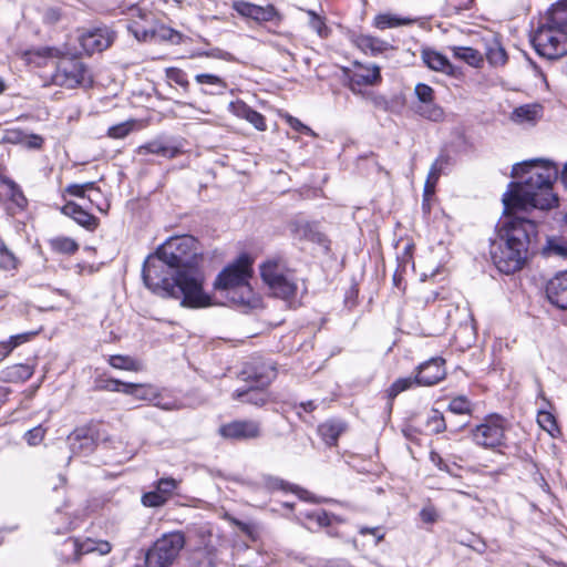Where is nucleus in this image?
Instances as JSON below:
<instances>
[{"label": "nucleus", "mask_w": 567, "mask_h": 567, "mask_svg": "<svg viewBox=\"0 0 567 567\" xmlns=\"http://www.w3.org/2000/svg\"><path fill=\"white\" fill-rule=\"evenodd\" d=\"M151 388H147L143 384L128 383L124 385L123 393L135 396L140 400H146Z\"/></svg>", "instance_id": "864d4df0"}, {"label": "nucleus", "mask_w": 567, "mask_h": 567, "mask_svg": "<svg viewBox=\"0 0 567 567\" xmlns=\"http://www.w3.org/2000/svg\"><path fill=\"white\" fill-rule=\"evenodd\" d=\"M114 32L109 27H96L83 32L80 44L85 53H100L107 49L114 41Z\"/></svg>", "instance_id": "9b49d317"}, {"label": "nucleus", "mask_w": 567, "mask_h": 567, "mask_svg": "<svg viewBox=\"0 0 567 567\" xmlns=\"http://www.w3.org/2000/svg\"><path fill=\"white\" fill-rule=\"evenodd\" d=\"M196 246L197 240L193 236L172 237L159 246L156 252L176 270H186L198 268Z\"/></svg>", "instance_id": "423d86ee"}, {"label": "nucleus", "mask_w": 567, "mask_h": 567, "mask_svg": "<svg viewBox=\"0 0 567 567\" xmlns=\"http://www.w3.org/2000/svg\"><path fill=\"white\" fill-rule=\"evenodd\" d=\"M65 190L71 196L87 199L92 205H96V208L100 212H104V209L96 203L102 194L100 188L95 186L94 182L72 184L69 185Z\"/></svg>", "instance_id": "b1692460"}, {"label": "nucleus", "mask_w": 567, "mask_h": 567, "mask_svg": "<svg viewBox=\"0 0 567 567\" xmlns=\"http://www.w3.org/2000/svg\"><path fill=\"white\" fill-rule=\"evenodd\" d=\"M544 107L539 103L524 104L515 107L509 120L523 127H534L543 117Z\"/></svg>", "instance_id": "f3484780"}, {"label": "nucleus", "mask_w": 567, "mask_h": 567, "mask_svg": "<svg viewBox=\"0 0 567 567\" xmlns=\"http://www.w3.org/2000/svg\"><path fill=\"white\" fill-rule=\"evenodd\" d=\"M178 483L176 480L172 477L161 478L156 482V489L168 499V497L174 493Z\"/></svg>", "instance_id": "603ef678"}, {"label": "nucleus", "mask_w": 567, "mask_h": 567, "mask_svg": "<svg viewBox=\"0 0 567 567\" xmlns=\"http://www.w3.org/2000/svg\"><path fill=\"white\" fill-rule=\"evenodd\" d=\"M34 332H24L11 336L8 340L0 342V360L8 357L18 346L28 342Z\"/></svg>", "instance_id": "4c0bfd02"}, {"label": "nucleus", "mask_w": 567, "mask_h": 567, "mask_svg": "<svg viewBox=\"0 0 567 567\" xmlns=\"http://www.w3.org/2000/svg\"><path fill=\"white\" fill-rule=\"evenodd\" d=\"M548 301L563 310H567V270L558 272L546 285Z\"/></svg>", "instance_id": "dca6fc26"}, {"label": "nucleus", "mask_w": 567, "mask_h": 567, "mask_svg": "<svg viewBox=\"0 0 567 567\" xmlns=\"http://www.w3.org/2000/svg\"><path fill=\"white\" fill-rule=\"evenodd\" d=\"M133 32L135 38L140 41H167L173 44H178L182 40V34L178 31L164 24L156 25L152 29H142L136 27Z\"/></svg>", "instance_id": "2eb2a0df"}, {"label": "nucleus", "mask_w": 567, "mask_h": 567, "mask_svg": "<svg viewBox=\"0 0 567 567\" xmlns=\"http://www.w3.org/2000/svg\"><path fill=\"white\" fill-rule=\"evenodd\" d=\"M0 184L4 187L6 195L16 209L22 210L27 206V198L24 197L20 186L8 177H1Z\"/></svg>", "instance_id": "7c9ffc66"}, {"label": "nucleus", "mask_w": 567, "mask_h": 567, "mask_svg": "<svg viewBox=\"0 0 567 567\" xmlns=\"http://www.w3.org/2000/svg\"><path fill=\"white\" fill-rule=\"evenodd\" d=\"M511 182L503 194V219L498 225L497 239L492 241L491 257L496 268L506 275L520 270L527 258L537 226L532 212L548 210L558 203L553 190L559 168L547 159H532L513 166Z\"/></svg>", "instance_id": "f257e3e1"}, {"label": "nucleus", "mask_w": 567, "mask_h": 567, "mask_svg": "<svg viewBox=\"0 0 567 567\" xmlns=\"http://www.w3.org/2000/svg\"><path fill=\"white\" fill-rule=\"evenodd\" d=\"M352 42L363 53L371 54L373 56L392 49V45L388 41L370 34H354L352 37Z\"/></svg>", "instance_id": "412c9836"}, {"label": "nucleus", "mask_w": 567, "mask_h": 567, "mask_svg": "<svg viewBox=\"0 0 567 567\" xmlns=\"http://www.w3.org/2000/svg\"><path fill=\"white\" fill-rule=\"evenodd\" d=\"M185 545L182 532L164 534L145 555L146 567H168L178 556Z\"/></svg>", "instance_id": "0eeeda50"}, {"label": "nucleus", "mask_w": 567, "mask_h": 567, "mask_svg": "<svg viewBox=\"0 0 567 567\" xmlns=\"http://www.w3.org/2000/svg\"><path fill=\"white\" fill-rule=\"evenodd\" d=\"M414 22L411 18H401L392 13H380L374 17L373 25L377 29L385 30L391 28H398L401 25H410Z\"/></svg>", "instance_id": "72a5a7b5"}, {"label": "nucleus", "mask_w": 567, "mask_h": 567, "mask_svg": "<svg viewBox=\"0 0 567 567\" xmlns=\"http://www.w3.org/2000/svg\"><path fill=\"white\" fill-rule=\"evenodd\" d=\"M252 260L248 254H241L233 264L225 267L217 276L214 287L226 291L227 298L235 305L249 306L254 292L249 285L252 276Z\"/></svg>", "instance_id": "7ed1b4c3"}, {"label": "nucleus", "mask_w": 567, "mask_h": 567, "mask_svg": "<svg viewBox=\"0 0 567 567\" xmlns=\"http://www.w3.org/2000/svg\"><path fill=\"white\" fill-rule=\"evenodd\" d=\"M231 8L240 17L252 20L258 24L267 22H276L279 24L284 19L282 14L271 3L259 6L249 1L236 0L233 2Z\"/></svg>", "instance_id": "1a4fd4ad"}, {"label": "nucleus", "mask_w": 567, "mask_h": 567, "mask_svg": "<svg viewBox=\"0 0 567 567\" xmlns=\"http://www.w3.org/2000/svg\"><path fill=\"white\" fill-rule=\"evenodd\" d=\"M474 0H447V4L456 13L471 9Z\"/></svg>", "instance_id": "0e129e2a"}, {"label": "nucleus", "mask_w": 567, "mask_h": 567, "mask_svg": "<svg viewBox=\"0 0 567 567\" xmlns=\"http://www.w3.org/2000/svg\"><path fill=\"white\" fill-rule=\"evenodd\" d=\"M287 123L290 125L292 130H295L298 133L316 136V133L309 126H307L301 121L291 115L287 116Z\"/></svg>", "instance_id": "052dcab7"}, {"label": "nucleus", "mask_w": 567, "mask_h": 567, "mask_svg": "<svg viewBox=\"0 0 567 567\" xmlns=\"http://www.w3.org/2000/svg\"><path fill=\"white\" fill-rule=\"evenodd\" d=\"M44 435H45V430L39 425V426H35V427L29 430L25 433L24 439L29 445L35 446L42 442V440L44 439Z\"/></svg>", "instance_id": "6e6d98bb"}, {"label": "nucleus", "mask_w": 567, "mask_h": 567, "mask_svg": "<svg viewBox=\"0 0 567 567\" xmlns=\"http://www.w3.org/2000/svg\"><path fill=\"white\" fill-rule=\"evenodd\" d=\"M297 519L308 529L315 530L321 527L330 526L333 522L340 519L323 509H306L297 514Z\"/></svg>", "instance_id": "6ab92c4d"}, {"label": "nucleus", "mask_w": 567, "mask_h": 567, "mask_svg": "<svg viewBox=\"0 0 567 567\" xmlns=\"http://www.w3.org/2000/svg\"><path fill=\"white\" fill-rule=\"evenodd\" d=\"M109 362L113 368L120 370L138 371L141 369L140 362L127 355H112Z\"/></svg>", "instance_id": "49530a36"}, {"label": "nucleus", "mask_w": 567, "mask_h": 567, "mask_svg": "<svg viewBox=\"0 0 567 567\" xmlns=\"http://www.w3.org/2000/svg\"><path fill=\"white\" fill-rule=\"evenodd\" d=\"M421 56L424 64L432 71H443L445 68L454 71L449 58L432 48L422 49Z\"/></svg>", "instance_id": "cd10ccee"}, {"label": "nucleus", "mask_w": 567, "mask_h": 567, "mask_svg": "<svg viewBox=\"0 0 567 567\" xmlns=\"http://www.w3.org/2000/svg\"><path fill=\"white\" fill-rule=\"evenodd\" d=\"M544 254L548 257L567 259V238L561 236L548 237Z\"/></svg>", "instance_id": "f704fd0d"}, {"label": "nucleus", "mask_w": 567, "mask_h": 567, "mask_svg": "<svg viewBox=\"0 0 567 567\" xmlns=\"http://www.w3.org/2000/svg\"><path fill=\"white\" fill-rule=\"evenodd\" d=\"M59 554L64 561L69 563L79 560V539H65L64 543L62 544Z\"/></svg>", "instance_id": "a18cd8bd"}, {"label": "nucleus", "mask_w": 567, "mask_h": 567, "mask_svg": "<svg viewBox=\"0 0 567 567\" xmlns=\"http://www.w3.org/2000/svg\"><path fill=\"white\" fill-rule=\"evenodd\" d=\"M444 415L437 410H431L426 416L425 430L431 434H439L446 430Z\"/></svg>", "instance_id": "58836bf2"}, {"label": "nucleus", "mask_w": 567, "mask_h": 567, "mask_svg": "<svg viewBox=\"0 0 567 567\" xmlns=\"http://www.w3.org/2000/svg\"><path fill=\"white\" fill-rule=\"evenodd\" d=\"M439 178H440V176H437V175H431L430 173L427 174V178H426L425 185H424L423 208H429L427 202H429L430 197L433 196L435 193V186H436Z\"/></svg>", "instance_id": "5fc2aeb1"}, {"label": "nucleus", "mask_w": 567, "mask_h": 567, "mask_svg": "<svg viewBox=\"0 0 567 567\" xmlns=\"http://www.w3.org/2000/svg\"><path fill=\"white\" fill-rule=\"evenodd\" d=\"M138 155L155 154L166 158H173L177 155V147L167 145L161 140H154L137 147Z\"/></svg>", "instance_id": "c85d7f7f"}, {"label": "nucleus", "mask_w": 567, "mask_h": 567, "mask_svg": "<svg viewBox=\"0 0 567 567\" xmlns=\"http://www.w3.org/2000/svg\"><path fill=\"white\" fill-rule=\"evenodd\" d=\"M419 515H420L421 520L425 524H434L439 518L437 511L432 504L425 505L420 511Z\"/></svg>", "instance_id": "bf43d9fd"}, {"label": "nucleus", "mask_w": 567, "mask_h": 567, "mask_svg": "<svg viewBox=\"0 0 567 567\" xmlns=\"http://www.w3.org/2000/svg\"><path fill=\"white\" fill-rule=\"evenodd\" d=\"M18 258L0 237V269L4 271L16 270L18 268Z\"/></svg>", "instance_id": "a19ab883"}, {"label": "nucleus", "mask_w": 567, "mask_h": 567, "mask_svg": "<svg viewBox=\"0 0 567 567\" xmlns=\"http://www.w3.org/2000/svg\"><path fill=\"white\" fill-rule=\"evenodd\" d=\"M260 276L270 292L280 299L290 301L296 298L298 279L296 271L281 256H272L260 265Z\"/></svg>", "instance_id": "39448f33"}, {"label": "nucleus", "mask_w": 567, "mask_h": 567, "mask_svg": "<svg viewBox=\"0 0 567 567\" xmlns=\"http://www.w3.org/2000/svg\"><path fill=\"white\" fill-rule=\"evenodd\" d=\"M228 110L238 118L245 120L250 123L258 131H266V118L262 114L251 109L243 101L230 102Z\"/></svg>", "instance_id": "aec40b11"}, {"label": "nucleus", "mask_w": 567, "mask_h": 567, "mask_svg": "<svg viewBox=\"0 0 567 567\" xmlns=\"http://www.w3.org/2000/svg\"><path fill=\"white\" fill-rule=\"evenodd\" d=\"M142 278L153 293L179 300L182 307L205 308L212 305L210 296L204 291V275L199 268L176 270L155 252L145 259Z\"/></svg>", "instance_id": "f03ea898"}, {"label": "nucleus", "mask_w": 567, "mask_h": 567, "mask_svg": "<svg viewBox=\"0 0 567 567\" xmlns=\"http://www.w3.org/2000/svg\"><path fill=\"white\" fill-rule=\"evenodd\" d=\"M485 55L489 65L493 68H502L507 60L505 49L497 41H493L486 45Z\"/></svg>", "instance_id": "e433bc0d"}, {"label": "nucleus", "mask_w": 567, "mask_h": 567, "mask_svg": "<svg viewBox=\"0 0 567 567\" xmlns=\"http://www.w3.org/2000/svg\"><path fill=\"white\" fill-rule=\"evenodd\" d=\"M359 533L361 535H372L375 537V544H379L381 540H383L384 538V533L382 532V528L377 526V527H367V526H361L359 528Z\"/></svg>", "instance_id": "69168bd1"}, {"label": "nucleus", "mask_w": 567, "mask_h": 567, "mask_svg": "<svg viewBox=\"0 0 567 567\" xmlns=\"http://www.w3.org/2000/svg\"><path fill=\"white\" fill-rule=\"evenodd\" d=\"M445 361L441 357L431 358L416 368L419 385L431 386L439 383L446 375Z\"/></svg>", "instance_id": "ddd939ff"}, {"label": "nucleus", "mask_w": 567, "mask_h": 567, "mask_svg": "<svg viewBox=\"0 0 567 567\" xmlns=\"http://www.w3.org/2000/svg\"><path fill=\"white\" fill-rule=\"evenodd\" d=\"M419 385L415 377H405L395 380L388 389V396L390 400L396 398L400 393Z\"/></svg>", "instance_id": "ea45409f"}, {"label": "nucleus", "mask_w": 567, "mask_h": 567, "mask_svg": "<svg viewBox=\"0 0 567 567\" xmlns=\"http://www.w3.org/2000/svg\"><path fill=\"white\" fill-rule=\"evenodd\" d=\"M68 442L73 455H87L96 446L93 432L89 427H78L69 436Z\"/></svg>", "instance_id": "a211bd4d"}, {"label": "nucleus", "mask_w": 567, "mask_h": 567, "mask_svg": "<svg viewBox=\"0 0 567 567\" xmlns=\"http://www.w3.org/2000/svg\"><path fill=\"white\" fill-rule=\"evenodd\" d=\"M389 107L386 112L399 114L405 105V100L402 95H393L390 100L388 99Z\"/></svg>", "instance_id": "680f3d73"}, {"label": "nucleus", "mask_w": 567, "mask_h": 567, "mask_svg": "<svg viewBox=\"0 0 567 567\" xmlns=\"http://www.w3.org/2000/svg\"><path fill=\"white\" fill-rule=\"evenodd\" d=\"M306 13L309 17V27L316 31V33L320 38H327L330 33V29L326 24V19L319 14H317L313 10H306Z\"/></svg>", "instance_id": "c03bdc74"}, {"label": "nucleus", "mask_w": 567, "mask_h": 567, "mask_svg": "<svg viewBox=\"0 0 567 567\" xmlns=\"http://www.w3.org/2000/svg\"><path fill=\"white\" fill-rule=\"evenodd\" d=\"M381 81V73H343V82L353 93H361L362 86L375 85Z\"/></svg>", "instance_id": "a878e982"}, {"label": "nucleus", "mask_w": 567, "mask_h": 567, "mask_svg": "<svg viewBox=\"0 0 567 567\" xmlns=\"http://www.w3.org/2000/svg\"><path fill=\"white\" fill-rule=\"evenodd\" d=\"M264 487L270 492L282 491L296 494L301 499H309V493L297 485H292L280 477L265 475L261 478Z\"/></svg>", "instance_id": "393cba45"}, {"label": "nucleus", "mask_w": 567, "mask_h": 567, "mask_svg": "<svg viewBox=\"0 0 567 567\" xmlns=\"http://www.w3.org/2000/svg\"><path fill=\"white\" fill-rule=\"evenodd\" d=\"M414 93L419 102H429L430 100H434V91L431 86L426 84H416Z\"/></svg>", "instance_id": "13d9d810"}, {"label": "nucleus", "mask_w": 567, "mask_h": 567, "mask_svg": "<svg viewBox=\"0 0 567 567\" xmlns=\"http://www.w3.org/2000/svg\"><path fill=\"white\" fill-rule=\"evenodd\" d=\"M167 498L164 497L157 489L147 492L142 496V504L146 507H159L166 503Z\"/></svg>", "instance_id": "3c124183"}, {"label": "nucleus", "mask_w": 567, "mask_h": 567, "mask_svg": "<svg viewBox=\"0 0 567 567\" xmlns=\"http://www.w3.org/2000/svg\"><path fill=\"white\" fill-rule=\"evenodd\" d=\"M219 434L230 440H249L260 435V424L257 421H234L219 427Z\"/></svg>", "instance_id": "4468645a"}, {"label": "nucleus", "mask_w": 567, "mask_h": 567, "mask_svg": "<svg viewBox=\"0 0 567 567\" xmlns=\"http://www.w3.org/2000/svg\"><path fill=\"white\" fill-rule=\"evenodd\" d=\"M447 410L453 414H471L473 404L466 396H456L449 402Z\"/></svg>", "instance_id": "09e8293b"}, {"label": "nucleus", "mask_w": 567, "mask_h": 567, "mask_svg": "<svg viewBox=\"0 0 567 567\" xmlns=\"http://www.w3.org/2000/svg\"><path fill=\"white\" fill-rule=\"evenodd\" d=\"M195 79L198 84H207L214 86V89L206 91L209 94L220 93L224 89L221 80L214 73H196Z\"/></svg>", "instance_id": "de8ad7c7"}, {"label": "nucleus", "mask_w": 567, "mask_h": 567, "mask_svg": "<svg viewBox=\"0 0 567 567\" xmlns=\"http://www.w3.org/2000/svg\"><path fill=\"white\" fill-rule=\"evenodd\" d=\"M33 367L29 364H13L11 367H8L6 370L2 371L3 379L7 382H24L29 380L33 375Z\"/></svg>", "instance_id": "473e14b6"}, {"label": "nucleus", "mask_w": 567, "mask_h": 567, "mask_svg": "<svg viewBox=\"0 0 567 567\" xmlns=\"http://www.w3.org/2000/svg\"><path fill=\"white\" fill-rule=\"evenodd\" d=\"M135 125L136 121L134 120L112 125L107 130V136L111 138H124L134 130Z\"/></svg>", "instance_id": "8fccbe9b"}, {"label": "nucleus", "mask_w": 567, "mask_h": 567, "mask_svg": "<svg viewBox=\"0 0 567 567\" xmlns=\"http://www.w3.org/2000/svg\"><path fill=\"white\" fill-rule=\"evenodd\" d=\"M61 210L65 216L89 230H93L97 226V218L74 202H68Z\"/></svg>", "instance_id": "5701e85b"}, {"label": "nucleus", "mask_w": 567, "mask_h": 567, "mask_svg": "<svg viewBox=\"0 0 567 567\" xmlns=\"http://www.w3.org/2000/svg\"><path fill=\"white\" fill-rule=\"evenodd\" d=\"M23 143L21 145L27 146L28 148H40L43 143V138L35 134H27L24 133Z\"/></svg>", "instance_id": "338daca9"}, {"label": "nucleus", "mask_w": 567, "mask_h": 567, "mask_svg": "<svg viewBox=\"0 0 567 567\" xmlns=\"http://www.w3.org/2000/svg\"><path fill=\"white\" fill-rule=\"evenodd\" d=\"M27 61L32 64L33 68H49L50 61L55 59L64 60L65 55L59 49L55 48H41L38 50H30L25 53Z\"/></svg>", "instance_id": "4be33fe9"}, {"label": "nucleus", "mask_w": 567, "mask_h": 567, "mask_svg": "<svg viewBox=\"0 0 567 567\" xmlns=\"http://www.w3.org/2000/svg\"><path fill=\"white\" fill-rule=\"evenodd\" d=\"M291 231L299 238H308L311 229L309 224L296 221L291 224Z\"/></svg>", "instance_id": "e2e57ef3"}, {"label": "nucleus", "mask_w": 567, "mask_h": 567, "mask_svg": "<svg viewBox=\"0 0 567 567\" xmlns=\"http://www.w3.org/2000/svg\"><path fill=\"white\" fill-rule=\"evenodd\" d=\"M93 551H95V540L90 538L83 542L79 540V558L85 554H90Z\"/></svg>", "instance_id": "774afa93"}, {"label": "nucleus", "mask_w": 567, "mask_h": 567, "mask_svg": "<svg viewBox=\"0 0 567 567\" xmlns=\"http://www.w3.org/2000/svg\"><path fill=\"white\" fill-rule=\"evenodd\" d=\"M261 389L262 388H256L255 385H248L246 389H237L233 393V398L241 402L264 405L267 402V399L265 393L260 391Z\"/></svg>", "instance_id": "2f4dec72"}, {"label": "nucleus", "mask_w": 567, "mask_h": 567, "mask_svg": "<svg viewBox=\"0 0 567 567\" xmlns=\"http://www.w3.org/2000/svg\"><path fill=\"white\" fill-rule=\"evenodd\" d=\"M454 60L464 62L471 68H481L483 62L482 53L471 47H450Z\"/></svg>", "instance_id": "bb28decb"}, {"label": "nucleus", "mask_w": 567, "mask_h": 567, "mask_svg": "<svg viewBox=\"0 0 567 567\" xmlns=\"http://www.w3.org/2000/svg\"><path fill=\"white\" fill-rule=\"evenodd\" d=\"M240 375L248 385L264 389L276 378L277 370L271 361L252 360L245 364Z\"/></svg>", "instance_id": "9d476101"}, {"label": "nucleus", "mask_w": 567, "mask_h": 567, "mask_svg": "<svg viewBox=\"0 0 567 567\" xmlns=\"http://www.w3.org/2000/svg\"><path fill=\"white\" fill-rule=\"evenodd\" d=\"M414 111L420 116L433 122L441 121L444 116L442 107L434 103V100H430L429 102H419L414 106Z\"/></svg>", "instance_id": "c9c22d12"}, {"label": "nucleus", "mask_w": 567, "mask_h": 567, "mask_svg": "<svg viewBox=\"0 0 567 567\" xmlns=\"http://www.w3.org/2000/svg\"><path fill=\"white\" fill-rule=\"evenodd\" d=\"M537 423L545 430L550 436L555 437L559 434V429L555 416L548 411H539L537 414Z\"/></svg>", "instance_id": "79ce46f5"}, {"label": "nucleus", "mask_w": 567, "mask_h": 567, "mask_svg": "<svg viewBox=\"0 0 567 567\" xmlns=\"http://www.w3.org/2000/svg\"><path fill=\"white\" fill-rule=\"evenodd\" d=\"M472 440L484 449H496L504 444V421L498 415H491L472 430Z\"/></svg>", "instance_id": "6e6552de"}, {"label": "nucleus", "mask_w": 567, "mask_h": 567, "mask_svg": "<svg viewBox=\"0 0 567 567\" xmlns=\"http://www.w3.org/2000/svg\"><path fill=\"white\" fill-rule=\"evenodd\" d=\"M344 429V423L340 421H327L319 425L318 433L327 445L332 446L337 444Z\"/></svg>", "instance_id": "c756f323"}, {"label": "nucleus", "mask_w": 567, "mask_h": 567, "mask_svg": "<svg viewBox=\"0 0 567 567\" xmlns=\"http://www.w3.org/2000/svg\"><path fill=\"white\" fill-rule=\"evenodd\" d=\"M42 86H60L65 89L90 87L93 84L92 73H42Z\"/></svg>", "instance_id": "f8f14e48"}, {"label": "nucleus", "mask_w": 567, "mask_h": 567, "mask_svg": "<svg viewBox=\"0 0 567 567\" xmlns=\"http://www.w3.org/2000/svg\"><path fill=\"white\" fill-rule=\"evenodd\" d=\"M54 251L72 255L79 249V245L70 237H56L50 240Z\"/></svg>", "instance_id": "37998d69"}, {"label": "nucleus", "mask_w": 567, "mask_h": 567, "mask_svg": "<svg viewBox=\"0 0 567 567\" xmlns=\"http://www.w3.org/2000/svg\"><path fill=\"white\" fill-rule=\"evenodd\" d=\"M532 43L536 52L548 60L567 54V28L554 22V6L533 33Z\"/></svg>", "instance_id": "20e7f679"}, {"label": "nucleus", "mask_w": 567, "mask_h": 567, "mask_svg": "<svg viewBox=\"0 0 567 567\" xmlns=\"http://www.w3.org/2000/svg\"><path fill=\"white\" fill-rule=\"evenodd\" d=\"M24 138V132L19 128H10L6 130L3 136L1 137V142L8 144H22Z\"/></svg>", "instance_id": "4d7b16f0"}]
</instances>
